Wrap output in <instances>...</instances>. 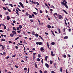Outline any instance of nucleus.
Instances as JSON below:
<instances>
[{
  "mask_svg": "<svg viewBox=\"0 0 73 73\" xmlns=\"http://www.w3.org/2000/svg\"><path fill=\"white\" fill-rule=\"evenodd\" d=\"M33 13L34 15H37V13L36 12H33Z\"/></svg>",
  "mask_w": 73,
  "mask_h": 73,
  "instance_id": "c85d7f7f",
  "label": "nucleus"
},
{
  "mask_svg": "<svg viewBox=\"0 0 73 73\" xmlns=\"http://www.w3.org/2000/svg\"><path fill=\"white\" fill-rule=\"evenodd\" d=\"M19 29H21L22 28V26L21 25H19Z\"/></svg>",
  "mask_w": 73,
  "mask_h": 73,
  "instance_id": "5701e85b",
  "label": "nucleus"
},
{
  "mask_svg": "<svg viewBox=\"0 0 73 73\" xmlns=\"http://www.w3.org/2000/svg\"><path fill=\"white\" fill-rule=\"evenodd\" d=\"M39 45H42V42H39Z\"/></svg>",
  "mask_w": 73,
  "mask_h": 73,
  "instance_id": "7c9ffc66",
  "label": "nucleus"
},
{
  "mask_svg": "<svg viewBox=\"0 0 73 73\" xmlns=\"http://www.w3.org/2000/svg\"><path fill=\"white\" fill-rule=\"evenodd\" d=\"M55 15H57V13H55L54 14V16H55Z\"/></svg>",
  "mask_w": 73,
  "mask_h": 73,
  "instance_id": "37998d69",
  "label": "nucleus"
},
{
  "mask_svg": "<svg viewBox=\"0 0 73 73\" xmlns=\"http://www.w3.org/2000/svg\"><path fill=\"white\" fill-rule=\"evenodd\" d=\"M24 70H27V68H24Z\"/></svg>",
  "mask_w": 73,
  "mask_h": 73,
  "instance_id": "864d4df0",
  "label": "nucleus"
},
{
  "mask_svg": "<svg viewBox=\"0 0 73 73\" xmlns=\"http://www.w3.org/2000/svg\"><path fill=\"white\" fill-rule=\"evenodd\" d=\"M60 72H62V68H60Z\"/></svg>",
  "mask_w": 73,
  "mask_h": 73,
  "instance_id": "5fc2aeb1",
  "label": "nucleus"
},
{
  "mask_svg": "<svg viewBox=\"0 0 73 73\" xmlns=\"http://www.w3.org/2000/svg\"><path fill=\"white\" fill-rule=\"evenodd\" d=\"M7 20H9L10 19V17H9L8 16H7Z\"/></svg>",
  "mask_w": 73,
  "mask_h": 73,
  "instance_id": "9b49d317",
  "label": "nucleus"
},
{
  "mask_svg": "<svg viewBox=\"0 0 73 73\" xmlns=\"http://www.w3.org/2000/svg\"><path fill=\"white\" fill-rule=\"evenodd\" d=\"M19 4L23 8H24V5H23V4L22 3H21V2H19Z\"/></svg>",
  "mask_w": 73,
  "mask_h": 73,
  "instance_id": "f03ea898",
  "label": "nucleus"
},
{
  "mask_svg": "<svg viewBox=\"0 0 73 73\" xmlns=\"http://www.w3.org/2000/svg\"><path fill=\"white\" fill-rule=\"evenodd\" d=\"M47 45L48 48L49 49H50V50H51V48H49V43H48V42H47Z\"/></svg>",
  "mask_w": 73,
  "mask_h": 73,
  "instance_id": "39448f33",
  "label": "nucleus"
},
{
  "mask_svg": "<svg viewBox=\"0 0 73 73\" xmlns=\"http://www.w3.org/2000/svg\"><path fill=\"white\" fill-rule=\"evenodd\" d=\"M10 35L11 37H13V35H12V34H10Z\"/></svg>",
  "mask_w": 73,
  "mask_h": 73,
  "instance_id": "c03bdc74",
  "label": "nucleus"
},
{
  "mask_svg": "<svg viewBox=\"0 0 73 73\" xmlns=\"http://www.w3.org/2000/svg\"><path fill=\"white\" fill-rule=\"evenodd\" d=\"M17 10H18V11H21V10H20V9H19V8L17 7Z\"/></svg>",
  "mask_w": 73,
  "mask_h": 73,
  "instance_id": "13d9d810",
  "label": "nucleus"
},
{
  "mask_svg": "<svg viewBox=\"0 0 73 73\" xmlns=\"http://www.w3.org/2000/svg\"><path fill=\"white\" fill-rule=\"evenodd\" d=\"M16 12H19V11H18V10L17 9H16Z\"/></svg>",
  "mask_w": 73,
  "mask_h": 73,
  "instance_id": "bf43d9fd",
  "label": "nucleus"
},
{
  "mask_svg": "<svg viewBox=\"0 0 73 73\" xmlns=\"http://www.w3.org/2000/svg\"><path fill=\"white\" fill-rule=\"evenodd\" d=\"M47 27L48 28H49V29H50V28H51V26H50V25H49L47 26Z\"/></svg>",
  "mask_w": 73,
  "mask_h": 73,
  "instance_id": "6ab92c4d",
  "label": "nucleus"
},
{
  "mask_svg": "<svg viewBox=\"0 0 73 73\" xmlns=\"http://www.w3.org/2000/svg\"><path fill=\"white\" fill-rule=\"evenodd\" d=\"M64 12H65V13H66V15L68 14V12H66V11L64 10Z\"/></svg>",
  "mask_w": 73,
  "mask_h": 73,
  "instance_id": "79ce46f5",
  "label": "nucleus"
},
{
  "mask_svg": "<svg viewBox=\"0 0 73 73\" xmlns=\"http://www.w3.org/2000/svg\"><path fill=\"white\" fill-rule=\"evenodd\" d=\"M58 31L59 33H61V31H60V29L59 28L58 29Z\"/></svg>",
  "mask_w": 73,
  "mask_h": 73,
  "instance_id": "4c0bfd02",
  "label": "nucleus"
},
{
  "mask_svg": "<svg viewBox=\"0 0 73 73\" xmlns=\"http://www.w3.org/2000/svg\"><path fill=\"white\" fill-rule=\"evenodd\" d=\"M36 61H40V59L39 58H37L36 59Z\"/></svg>",
  "mask_w": 73,
  "mask_h": 73,
  "instance_id": "b1692460",
  "label": "nucleus"
},
{
  "mask_svg": "<svg viewBox=\"0 0 73 73\" xmlns=\"http://www.w3.org/2000/svg\"><path fill=\"white\" fill-rule=\"evenodd\" d=\"M30 21H31V22H33V21H34L33 19H30Z\"/></svg>",
  "mask_w": 73,
  "mask_h": 73,
  "instance_id": "09e8293b",
  "label": "nucleus"
},
{
  "mask_svg": "<svg viewBox=\"0 0 73 73\" xmlns=\"http://www.w3.org/2000/svg\"><path fill=\"white\" fill-rule=\"evenodd\" d=\"M34 64L35 68H36V69H37L38 68V67H37V64H36V62H35Z\"/></svg>",
  "mask_w": 73,
  "mask_h": 73,
  "instance_id": "0eeeda50",
  "label": "nucleus"
},
{
  "mask_svg": "<svg viewBox=\"0 0 73 73\" xmlns=\"http://www.w3.org/2000/svg\"><path fill=\"white\" fill-rule=\"evenodd\" d=\"M8 5H10L11 7H13V5H12V4L11 3H9V4Z\"/></svg>",
  "mask_w": 73,
  "mask_h": 73,
  "instance_id": "c756f323",
  "label": "nucleus"
},
{
  "mask_svg": "<svg viewBox=\"0 0 73 73\" xmlns=\"http://www.w3.org/2000/svg\"><path fill=\"white\" fill-rule=\"evenodd\" d=\"M15 12H16V13H17V16H19V13H18V12H17V11H15Z\"/></svg>",
  "mask_w": 73,
  "mask_h": 73,
  "instance_id": "bb28decb",
  "label": "nucleus"
},
{
  "mask_svg": "<svg viewBox=\"0 0 73 73\" xmlns=\"http://www.w3.org/2000/svg\"><path fill=\"white\" fill-rule=\"evenodd\" d=\"M7 49L9 50L10 49V48H9V46H7Z\"/></svg>",
  "mask_w": 73,
  "mask_h": 73,
  "instance_id": "2f4dec72",
  "label": "nucleus"
},
{
  "mask_svg": "<svg viewBox=\"0 0 73 73\" xmlns=\"http://www.w3.org/2000/svg\"><path fill=\"white\" fill-rule=\"evenodd\" d=\"M29 15V14L27 12H26V13H25V15L26 16H28Z\"/></svg>",
  "mask_w": 73,
  "mask_h": 73,
  "instance_id": "4be33fe9",
  "label": "nucleus"
},
{
  "mask_svg": "<svg viewBox=\"0 0 73 73\" xmlns=\"http://www.w3.org/2000/svg\"><path fill=\"white\" fill-rule=\"evenodd\" d=\"M3 55H5V54H6V53H5V52H3Z\"/></svg>",
  "mask_w": 73,
  "mask_h": 73,
  "instance_id": "052dcab7",
  "label": "nucleus"
},
{
  "mask_svg": "<svg viewBox=\"0 0 73 73\" xmlns=\"http://www.w3.org/2000/svg\"><path fill=\"white\" fill-rule=\"evenodd\" d=\"M29 68H28V71L27 73H29Z\"/></svg>",
  "mask_w": 73,
  "mask_h": 73,
  "instance_id": "69168bd1",
  "label": "nucleus"
},
{
  "mask_svg": "<svg viewBox=\"0 0 73 73\" xmlns=\"http://www.w3.org/2000/svg\"><path fill=\"white\" fill-rule=\"evenodd\" d=\"M38 58H40V57H41V55L39 54H38Z\"/></svg>",
  "mask_w": 73,
  "mask_h": 73,
  "instance_id": "aec40b11",
  "label": "nucleus"
},
{
  "mask_svg": "<svg viewBox=\"0 0 73 73\" xmlns=\"http://www.w3.org/2000/svg\"><path fill=\"white\" fill-rule=\"evenodd\" d=\"M65 21V24L66 25H67V23H66V20H64Z\"/></svg>",
  "mask_w": 73,
  "mask_h": 73,
  "instance_id": "c9c22d12",
  "label": "nucleus"
},
{
  "mask_svg": "<svg viewBox=\"0 0 73 73\" xmlns=\"http://www.w3.org/2000/svg\"><path fill=\"white\" fill-rule=\"evenodd\" d=\"M36 45H39V42H36Z\"/></svg>",
  "mask_w": 73,
  "mask_h": 73,
  "instance_id": "8fccbe9b",
  "label": "nucleus"
},
{
  "mask_svg": "<svg viewBox=\"0 0 73 73\" xmlns=\"http://www.w3.org/2000/svg\"><path fill=\"white\" fill-rule=\"evenodd\" d=\"M64 3H64V6H65L67 9H68V5H66V4L68 3V2H66L65 0H64Z\"/></svg>",
  "mask_w": 73,
  "mask_h": 73,
  "instance_id": "f257e3e1",
  "label": "nucleus"
},
{
  "mask_svg": "<svg viewBox=\"0 0 73 73\" xmlns=\"http://www.w3.org/2000/svg\"><path fill=\"white\" fill-rule=\"evenodd\" d=\"M33 54L34 56H35V54H37V53H33Z\"/></svg>",
  "mask_w": 73,
  "mask_h": 73,
  "instance_id": "0e129e2a",
  "label": "nucleus"
},
{
  "mask_svg": "<svg viewBox=\"0 0 73 73\" xmlns=\"http://www.w3.org/2000/svg\"><path fill=\"white\" fill-rule=\"evenodd\" d=\"M12 33L14 34V35H16V32L15 31H12Z\"/></svg>",
  "mask_w": 73,
  "mask_h": 73,
  "instance_id": "423d86ee",
  "label": "nucleus"
},
{
  "mask_svg": "<svg viewBox=\"0 0 73 73\" xmlns=\"http://www.w3.org/2000/svg\"><path fill=\"white\" fill-rule=\"evenodd\" d=\"M13 30H14V31H17V29H16V27H13Z\"/></svg>",
  "mask_w": 73,
  "mask_h": 73,
  "instance_id": "2eb2a0df",
  "label": "nucleus"
},
{
  "mask_svg": "<svg viewBox=\"0 0 73 73\" xmlns=\"http://www.w3.org/2000/svg\"><path fill=\"white\" fill-rule=\"evenodd\" d=\"M51 45H54L55 44V43L54 42H51Z\"/></svg>",
  "mask_w": 73,
  "mask_h": 73,
  "instance_id": "a878e982",
  "label": "nucleus"
},
{
  "mask_svg": "<svg viewBox=\"0 0 73 73\" xmlns=\"http://www.w3.org/2000/svg\"><path fill=\"white\" fill-rule=\"evenodd\" d=\"M31 3H32L33 4H36V3L33 2V1H31Z\"/></svg>",
  "mask_w": 73,
  "mask_h": 73,
  "instance_id": "f8f14e48",
  "label": "nucleus"
},
{
  "mask_svg": "<svg viewBox=\"0 0 73 73\" xmlns=\"http://www.w3.org/2000/svg\"><path fill=\"white\" fill-rule=\"evenodd\" d=\"M2 48L3 49H5V46H3V45H2Z\"/></svg>",
  "mask_w": 73,
  "mask_h": 73,
  "instance_id": "393cba45",
  "label": "nucleus"
},
{
  "mask_svg": "<svg viewBox=\"0 0 73 73\" xmlns=\"http://www.w3.org/2000/svg\"><path fill=\"white\" fill-rule=\"evenodd\" d=\"M32 34L33 35H35V31H33L32 32Z\"/></svg>",
  "mask_w": 73,
  "mask_h": 73,
  "instance_id": "1a4fd4ad",
  "label": "nucleus"
},
{
  "mask_svg": "<svg viewBox=\"0 0 73 73\" xmlns=\"http://www.w3.org/2000/svg\"><path fill=\"white\" fill-rule=\"evenodd\" d=\"M7 10L9 12H11V11L10 10V9H9V8H7Z\"/></svg>",
  "mask_w": 73,
  "mask_h": 73,
  "instance_id": "72a5a7b5",
  "label": "nucleus"
},
{
  "mask_svg": "<svg viewBox=\"0 0 73 73\" xmlns=\"http://www.w3.org/2000/svg\"><path fill=\"white\" fill-rule=\"evenodd\" d=\"M1 41H5V39H2L1 40Z\"/></svg>",
  "mask_w": 73,
  "mask_h": 73,
  "instance_id": "473e14b6",
  "label": "nucleus"
},
{
  "mask_svg": "<svg viewBox=\"0 0 73 73\" xmlns=\"http://www.w3.org/2000/svg\"><path fill=\"white\" fill-rule=\"evenodd\" d=\"M40 13H42V11H41V10H40Z\"/></svg>",
  "mask_w": 73,
  "mask_h": 73,
  "instance_id": "4d7b16f0",
  "label": "nucleus"
},
{
  "mask_svg": "<svg viewBox=\"0 0 73 73\" xmlns=\"http://www.w3.org/2000/svg\"><path fill=\"white\" fill-rule=\"evenodd\" d=\"M5 15H8V12H6L5 13Z\"/></svg>",
  "mask_w": 73,
  "mask_h": 73,
  "instance_id": "58836bf2",
  "label": "nucleus"
},
{
  "mask_svg": "<svg viewBox=\"0 0 73 73\" xmlns=\"http://www.w3.org/2000/svg\"><path fill=\"white\" fill-rule=\"evenodd\" d=\"M57 65V64L56 63L54 64V66L55 68H56V66Z\"/></svg>",
  "mask_w": 73,
  "mask_h": 73,
  "instance_id": "f3484780",
  "label": "nucleus"
},
{
  "mask_svg": "<svg viewBox=\"0 0 73 73\" xmlns=\"http://www.w3.org/2000/svg\"><path fill=\"white\" fill-rule=\"evenodd\" d=\"M19 27H17V31H19Z\"/></svg>",
  "mask_w": 73,
  "mask_h": 73,
  "instance_id": "338daca9",
  "label": "nucleus"
},
{
  "mask_svg": "<svg viewBox=\"0 0 73 73\" xmlns=\"http://www.w3.org/2000/svg\"><path fill=\"white\" fill-rule=\"evenodd\" d=\"M44 73H48V72L46 70H45L44 71Z\"/></svg>",
  "mask_w": 73,
  "mask_h": 73,
  "instance_id": "774afa93",
  "label": "nucleus"
},
{
  "mask_svg": "<svg viewBox=\"0 0 73 73\" xmlns=\"http://www.w3.org/2000/svg\"><path fill=\"white\" fill-rule=\"evenodd\" d=\"M15 67L17 68H19V66H18L17 64H16L15 66Z\"/></svg>",
  "mask_w": 73,
  "mask_h": 73,
  "instance_id": "e433bc0d",
  "label": "nucleus"
},
{
  "mask_svg": "<svg viewBox=\"0 0 73 73\" xmlns=\"http://www.w3.org/2000/svg\"><path fill=\"white\" fill-rule=\"evenodd\" d=\"M68 37L67 36H65L64 37V39H68Z\"/></svg>",
  "mask_w": 73,
  "mask_h": 73,
  "instance_id": "a211bd4d",
  "label": "nucleus"
},
{
  "mask_svg": "<svg viewBox=\"0 0 73 73\" xmlns=\"http://www.w3.org/2000/svg\"><path fill=\"white\" fill-rule=\"evenodd\" d=\"M21 31V30L18 31H17V33H20V32Z\"/></svg>",
  "mask_w": 73,
  "mask_h": 73,
  "instance_id": "603ef678",
  "label": "nucleus"
},
{
  "mask_svg": "<svg viewBox=\"0 0 73 73\" xmlns=\"http://www.w3.org/2000/svg\"><path fill=\"white\" fill-rule=\"evenodd\" d=\"M50 64H53V62L52 60H50Z\"/></svg>",
  "mask_w": 73,
  "mask_h": 73,
  "instance_id": "cd10ccee",
  "label": "nucleus"
},
{
  "mask_svg": "<svg viewBox=\"0 0 73 73\" xmlns=\"http://www.w3.org/2000/svg\"><path fill=\"white\" fill-rule=\"evenodd\" d=\"M47 58H48V56H46L45 57V61H47Z\"/></svg>",
  "mask_w": 73,
  "mask_h": 73,
  "instance_id": "ddd939ff",
  "label": "nucleus"
},
{
  "mask_svg": "<svg viewBox=\"0 0 73 73\" xmlns=\"http://www.w3.org/2000/svg\"><path fill=\"white\" fill-rule=\"evenodd\" d=\"M3 9H4V10H7V9L4 7H3Z\"/></svg>",
  "mask_w": 73,
  "mask_h": 73,
  "instance_id": "ea45409f",
  "label": "nucleus"
},
{
  "mask_svg": "<svg viewBox=\"0 0 73 73\" xmlns=\"http://www.w3.org/2000/svg\"><path fill=\"white\" fill-rule=\"evenodd\" d=\"M61 3L62 5H64V0H63L62 2H61Z\"/></svg>",
  "mask_w": 73,
  "mask_h": 73,
  "instance_id": "6e6552de",
  "label": "nucleus"
},
{
  "mask_svg": "<svg viewBox=\"0 0 73 73\" xmlns=\"http://www.w3.org/2000/svg\"><path fill=\"white\" fill-rule=\"evenodd\" d=\"M51 54L52 56H55V55L54 54H53V51H51Z\"/></svg>",
  "mask_w": 73,
  "mask_h": 73,
  "instance_id": "20e7f679",
  "label": "nucleus"
},
{
  "mask_svg": "<svg viewBox=\"0 0 73 73\" xmlns=\"http://www.w3.org/2000/svg\"><path fill=\"white\" fill-rule=\"evenodd\" d=\"M50 9V12H52L53 11V10L52 9Z\"/></svg>",
  "mask_w": 73,
  "mask_h": 73,
  "instance_id": "6e6d98bb",
  "label": "nucleus"
},
{
  "mask_svg": "<svg viewBox=\"0 0 73 73\" xmlns=\"http://www.w3.org/2000/svg\"><path fill=\"white\" fill-rule=\"evenodd\" d=\"M39 37H40V39H41V40H43V41H44V39H43V38H42V37H41V36H39Z\"/></svg>",
  "mask_w": 73,
  "mask_h": 73,
  "instance_id": "412c9836",
  "label": "nucleus"
},
{
  "mask_svg": "<svg viewBox=\"0 0 73 73\" xmlns=\"http://www.w3.org/2000/svg\"><path fill=\"white\" fill-rule=\"evenodd\" d=\"M18 45H23V44H20V43H18Z\"/></svg>",
  "mask_w": 73,
  "mask_h": 73,
  "instance_id": "680f3d73",
  "label": "nucleus"
},
{
  "mask_svg": "<svg viewBox=\"0 0 73 73\" xmlns=\"http://www.w3.org/2000/svg\"><path fill=\"white\" fill-rule=\"evenodd\" d=\"M39 72L40 73H42V71L41 70H39Z\"/></svg>",
  "mask_w": 73,
  "mask_h": 73,
  "instance_id": "3c124183",
  "label": "nucleus"
},
{
  "mask_svg": "<svg viewBox=\"0 0 73 73\" xmlns=\"http://www.w3.org/2000/svg\"><path fill=\"white\" fill-rule=\"evenodd\" d=\"M29 17L30 19H31V18H32V15H29Z\"/></svg>",
  "mask_w": 73,
  "mask_h": 73,
  "instance_id": "4468645a",
  "label": "nucleus"
},
{
  "mask_svg": "<svg viewBox=\"0 0 73 73\" xmlns=\"http://www.w3.org/2000/svg\"><path fill=\"white\" fill-rule=\"evenodd\" d=\"M36 3L37 4V5H40V4L38 3V2H36Z\"/></svg>",
  "mask_w": 73,
  "mask_h": 73,
  "instance_id": "e2e57ef3",
  "label": "nucleus"
},
{
  "mask_svg": "<svg viewBox=\"0 0 73 73\" xmlns=\"http://www.w3.org/2000/svg\"><path fill=\"white\" fill-rule=\"evenodd\" d=\"M45 65L47 68H49V66L48 64L47 63H45Z\"/></svg>",
  "mask_w": 73,
  "mask_h": 73,
  "instance_id": "7ed1b4c3",
  "label": "nucleus"
},
{
  "mask_svg": "<svg viewBox=\"0 0 73 73\" xmlns=\"http://www.w3.org/2000/svg\"><path fill=\"white\" fill-rule=\"evenodd\" d=\"M58 18L59 19H62V16L61 15H59L58 16Z\"/></svg>",
  "mask_w": 73,
  "mask_h": 73,
  "instance_id": "9d476101",
  "label": "nucleus"
},
{
  "mask_svg": "<svg viewBox=\"0 0 73 73\" xmlns=\"http://www.w3.org/2000/svg\"><path fill=\"white\" fill-rule=\"evenodd\" d=\"M41 62L42 64H43L44 62V59H42L41 60Z\"/></svg>",
  "mask_w": 73,
  "mask_h": 73,
  "instance_id": "f704fd0d",
  "label": "nucleus"
},
{
  "mask_svg": "<svg viewBox=\"0 0 73 73\" xmlns=\"http://www.w3.org/2000/svg\"><path fill=\"white\" fill-rule=\"evenodd\" d=\"M19 37L18 36L17 38H16L15 39V40H18V39H19Z\"/></svg>",
  "mask_w": 73,
  "mask_h": 73,
  "instance_id": "a19ab883",
  "label": "nucleus"
},
{
  "mask_svg": "<svg viewBox=\"0 0 73 73\" xmlns=\"http://www.w3.org/2000/svg\"><path fill=\"white\" fill-rule=\"evenodd\" d=\"M44 49L43 47H41L40 49V50H41V51H42V50H44Z\"/></svg>",
  "mask_w": 73,
  "mask_h": 73,
  "instance_id": "dca6fc26",
  "label": "nucleus"
},
{
  "mask_svg": "<svg viewBox=\"0 0 73 73\" xmlns=\"http://www.w3.org/2000/svg\"><path fill=\"white\" fill-rule=\"evenodd\" d=\"M35 36H36V37H38V34H35Z\"/></svg>",
  "mask_w": 73,
  "mask_h": 73,
  "instance_id": "a18cd8bd",
  "label": "nucleus"
},
{
  "mask_svg": "<svg viewBox=\"0 0 73 73\" xmlns=\"http://www.w3.org/2000/svg\"><path fill=\"white\" fill-rule=\"evenodd\" d=\"M6 26L5 25L4 26V29H6Z\"/></svg>",
  "mask_w": 73,
  "mask_h": 73,
  "instance_id": "49530a36",
  "label": "nucleus"
},
{
  "mask_svg": "<svg viewBox=\"0 0 73 73\" xmlns=\"http://www.w3.org/2000/svg\"><path fill=\"white\" fill-rule=\"evenodd\" d=\"M35 55H33V60H35Z\"/></svg>",
  "mask_w": 73,
  "mask_h": 73,
  "instance_id": "de8ad7c7",
  "label": "nucleus"
}]
</instances>
